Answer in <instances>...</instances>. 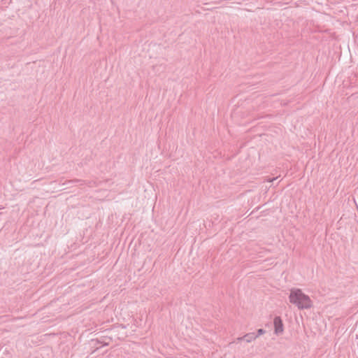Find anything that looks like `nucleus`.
Listing matches in <instances>:
<instances>
[{
    "label": "nucleus",
    "instance_id": "obj_4",
    "mask_svg": "<svg viewBox=\"0 0 358 358\" xmlns=\"http://www.w3.org/2000/svg\"><path fill=\"white\" fill-rule=\"evenodd\" d=\"M264 333H265V331L263 329H259L257 331V335H259V336L264 334Z\"/></svg>",
    "mask_w": 358,
    "mask_h": 358
},
{
    "label": "nucleus",
    "instance_id": "obj_3",
    "mask_svg": "<svg viewBox=\"0 0 358 358\" xmlns=\"http://www.w3.org/2000/svg\"><path fill=\"white\" fill-rule=\"evenodd\" d=\"M257 337H259V335H256L255 333L252 332L246 334L242 337H238L237 341H241L245 340L247 343H250L252 341H255Z\"/></svg>",
    "mask_w": 358,
    "mask_h": 358
},
{
    "label": "nucleus",
    "instance_id": "obj_6",
    "mask_svg": "<svg viewBox=\"0 0 358 358\" xmlns=\"http://www.w3.org/2000/svg\"><path fill=\"white\" fill-rule=\"evenodd\" d=\"M68 182H69V183H71V182H73V181L69 180Z\"/></svg>",
    "mask_w": 358,
    "mask_h": 358
},
{
    "label": "nucleus",
    "instance_id": "obj_5",
    "mask_svg": "<svg viewBox=\"0 0 358 358\" xmlns=\"http://www.w3.org/2000/svg\"><path fill=\"white\" fill-rule=\"evenodd\" d=\"M277 178H269L267 180L268 182H271L276 180Z\"/></svg>",
    "mask_w": 358,
    "mask_h": 358
},
{
    "label": "nucleus",
    "instance_id": "obj_1",
    "mask_svg": "<svg viewBox=\"0 0 358 358\" xmlns=\"http://www.w3.org/2000/svg\"><path fill=\"white\" fill-rule=\"evenodd\" d=\"M289 302L299 310L310 309L313 307V301L299 288H292L289 290Z\"/></svg>",
    "mask_w": 358,
    "mask_h": 358
},
{
    "label": "nucleus",
    "instance_id": "obj_2",
    "mask_svg": "<svg viewBox=\"0 0 358 358\" xmlns=\"http://www.w3.org/2000/svg\"><path fill=\"white\" fill-rule=\"evenodd\" d=\"M273 324L275 334L278 335L283 332V324L280 317L277 316L274 318Z\"/></svg>",
    "mask_w": 358,
    "mask_h": 358
}]
</instances>
